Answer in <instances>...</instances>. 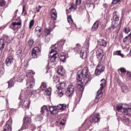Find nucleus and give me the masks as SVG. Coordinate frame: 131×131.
<instances>
[{
  "instance_id": "obj_1",
  "label": "nucleus",
  "mask_w": 131,
  "mask_h": 131,
  "mask_svg": "<svg viewBox=\"0 0 131 131\" xmlns=\"http://www.w3.org/2000/svg\"><path fill=\"white\" fill-rule=\"evenodd\" d=\"M100 114H95L92 115L89 118L85 120L84 123L79 128L80 131H84L89 129L90 127L92 125V123H96V122H100Z\"/></svg>"
},
{
  "instance_id": "obj_2",
  "label": "nucleus",
  "mask_w": 131,
  "mask_h": 131,
  "mask_svg": "<svg viewBox=\"0 0 131 131\" xmlns=\"http://www.w3.org/2000/svg\"><path fill=\"white\" fill-rule=\"evenodd\" d=\"M50 13L51 18L52 19V20H53L52 21H51L50 25H52L50 26L49 29H46L45 30V34L46 35L45 41L47 43L49 42V41H50V38H47V36H48V35H49V34L51 33V31H53V29L55 28V20H56V19H57V11H56V9H52V10L50 11Z\"/></svg>"
},
{
  "instance_id": "obj_3",
  "label": "nucleus",
  "mask_w": 131,
  "mask_h": 131,
  "mask_svg": "<svg viewBox=\"0 0 131 131\" xmlns=\"http://www.w3.org/2000/svg\"><path fill=\"white\" fill-rule=\"evenodd\" d=\"M77 74V80L80 81V82L82 81L83 78L84 83H88L91 80V75L89 72L88 68H84L82 71H78Z\"/></svg>"
},
{
  "instance_id": "obj_4",
  "label": "nucleus",
  "mask_w": 131,
  "mask_h": 131,
  "mask_svg": "<svg viewBox=\"0 0 131 131\" xmlns=\"http://www.w3.org/2000/svg\"><path fill=\"white\" fill-rule=\"evenodd\" d=\"M56 45H52L51 47V51H50V54H53L52 55H50L51 57L49 56V59L51 61V63L53 66H55L58 62H59V59L57 57V55H58V53H59V51H61L60 49H58V48L56 47Z\"/></svg>"
},
{
  "instance_id": "obj_5",
  "label": "nucleus",
  "mask_w": 131,
  "mask_h": 131,
  "mask_svg": "<svg viewBox=\"0 0 131 131\" xmlns=\"http://www.w3.org/2000/svg\"><path fill=\"white\" fill-rule=\"evenodd\" d=\"M26 76L27 77H28V79H27V88H30L31 89H32V88L34 86L35 84L34 79H33L34 72L31 71L27 73Z\"/></svg>"
},
{
  "instance_id": "obj_6",
  "label": "nucleus",
  "mask_w": 131,
  "mask_h": 131,
  "mask_svg": "<svg viewBox=\"0 0 131 131\" xmlns=\"http://www.w3.org/2000/svg\"><path fill=\"white\" fill-rule=\"evenodd\" d=\"M117 112L118 113H121L123 115H131V108H124L122 107V104H119L116 106Z\"/></svg>"
},
{
  "instance_id": "obj_7",
  "label": "nucleus",
  "mask_w": 131,
  "mask_h": 131,
  "mask_svg": "<svg viewBox=\"0 0 131 131\" xmlns=\"http://www.w3.org/2000/svg\"><path fill=\"white\" fill-rule=\"evenodd\" d=\"M74 51L76 53H79L82 59H85L86 58V51L84 50L81 49V46L79 44H77L74 48Z\"/></svg>"
},
{
  "instance_id": "obj_8",
  "label": "nucleus",
  "mask_w": 131,
  "mask_h": 131,
  "mask_svg": "<svg viewBox=\"0 0 131 131\" xmlns=\"http://www.w3.org/2000/svg\"><path fill=\"white\" fill-rule=\"evenodd\" d=\"M116 115L117 116L118 119H119V120H121V121H122V122L125 123V124H128L130 123V120H129V119L125 117L124 116V115H123L120 113H117V112Z\"/></svg>"
},
{
  "instance_id": "obj_9",
  "label": "nucleus",
  "mask_w": 131,
  "mask_h": 131,
  "mask_svg": "<svg viewBox=\"0 0 131 131\" xmlns=\"http://www.w3.org/2000/svg\"><path fill=\"white\" fill-rule=\"evenodd\" d=\"M31 123V118L28 117H25L24 118V122L21 126V129H25L28 128Z\"/></svg>"
},
{
  "instance_id": "obj_10",
  "label": "nucleus",
  "mask_w": 131,
  "mask_h": 131,
  "mask_svg": "<svg viewBox=\"0 0 131 131\" xmlns=\"http://www.w3.org/2000/svg\"><path fill=\"white\" fill-rule=\"evenodd\" d=\"M41 53V52L40 51L39 48L35 47L32 50V56L34 59H36L40 56Z\"/></svg>"
},
{
  "instance_id": "obj_11",
  "label": "nucleus",
  "mask_w": 131,
  "mask_h": 131,
  "mask_svg": "<svg viewBox=\"0 0 131 131\" xmlns=\"http://www.w3.org/2000/svg\"><path fill=\"white\" fill-rule=\"evenodd\" d=\"M105 71V66L103 64H99L97 66L95 71V75H100L101 73L104 72Z\"/></svg>"
},
{
  "instance_id": "obj_12",
  "label": "nucleus",
  "mask_w": 131,
  "mask_h": 131,
  "mask_svg": "<svg viewBox=\"0 0 131 131\" xmlns=\"http://www.w3.org/2000/svg\"><path fill=\"white\" fill-rule=\"evenodd\" d=\"M22 24L20 21L19 22H13L12 24L10 26V28L14 30V31H17V30H19Z\"/></svg>"
},
{
  "instance_id": "obj_13",
  "label": "nucleus",
  "mask_w": 131,
  "mask_h": 131,
  "mask_svg": "<svg viewBox=\"0 0 131 131\" xmlns=\"http://www.w3.org/2000/svg\"><path fill=\"white\" fill-rule=\"evenodd\" d=\"M74 93V86L73 85L71 84L69 85L67 90L66 92V95L67 96V97H71L72 95H73V93Z\"/></svg>"
},
{
  "instance_id": "obj_14",
  "label": "nucleus",
  "mask_w": 131,
  "mask_h": 131,
  "mask_svg": "<svg viewBox=\"0 0 131 131\" xmlns=\"http://www.w3.org/2000/svg\"><path fill=\"white\" fill-rule=\"evenodd\" d=\"M96 57L98 60H102L104 57V50L101 49H98L96 51Z\"/></svg>"
},
{
  "instance_id": "obj_15",
  "label": "nucleus",
  "mask_w": 131,
  "mask_h": 131,
  "mask_svg": "<svg viewBox=\"0 0 131 131\" xmlns=\"http://www.w3.org/2000/svg\"><path fill=\"white\" fill-rule=\"evenodd\" d=\"M40 112L42 115H44V116H48L49 113V110H48V108L46 105H44L41 107Z\"/></svg>"
},
{
  "instance_id": "obj_16",
  "label": "nucleus",
  "mask_w": 131,
  "mask_h": 131,
  "mask_svg": "<svg viewBox=\"0 0 131 131\" xmlns=\"http://www.w3.org/2000/svg\"><path fill=\"white\" fill-rule=\"evenodd\" d=\"M98 45L103 47V48H106L107 47V41L104 39H100L98 41Z\"/></svg>"
},
{
  "instance_id": "obj_17",
  "label": "nucleus",
  "mask_w": 131,
  "mask_h": 131,
  "mask_svg": "<svg viewBox=\"0 0 131 131\" xmlns=\"http://www.w3.org/2000/svg\"><path fill=\"white\" fill-rule=\"evenodd\" d=\"M16 77H17V76H15L13 78H12L9 81H8V89H11V88H13V86H14V84H15V82H14V79H15Z\"/></svg>"
},
{
  "instance_id": "obj_18",
  "label": "nucleus",
  "mask_w": 131,
  "mask_h": 131,
  "mask_svg": "<svg viewBox=\"0 0 131 131\" xmlns=\"http://www.w3.org/2000/svg\"><path fill=\"white\" fill-rule=\"evenodd\" d=\"M14 59H13V56H9L6 60V63L7 66H10L11 64H13Z\"/></svg>"
},
{
  "instance_id": "obj_19",
  "label": "nucleus",
  "mask_w": 131,
  "mask_h": 131,
  "mask_svg": "<svg viewBox=\"0 0 131 131\" xmlns=\"http://www.w3.org/2000/svg\"><path fill=\"white\" fill-rule=\"evenodd\" d=\"M71 10H74V11H75V10H77V7L74 3L71 4V6L69 8V10H66L67 14H69V13L71 12Z\"/></svg>"
},
{
  "instance_id": "obj_20",
  "label": "nucleus",
  "mask_w": 131,
  "mask_h": 131,
  "mask_svg": "<svg viewBox=\"0 0 131 131\" xmlns=\"http://www.w3.org/2000/svg\"><path fill=\"white\" fill-rule=\"evenodd\" d=\"M35 33L37 36H40L41 35V27H36L35 30Z\"/></svg>"
},
{
  "instance_id": "obj_21",
  "label": "nucleus",
  "mask_w": 131,
  "mask_h": 131,
  "mask_svg": "<svg viewBox=\"0 0 131 131\" xmlns=\"http://www.w3.org/2000/svg\"><path fill=\"white\" fill-rule=\"evenodd\" d=\"M49 111L51 114H57L58 113V111H57V108L55 106H50L49 107Z\"/></svg>"
},
{
  "instance_id": "obj_22",
  "label": "nucleus",
  "mask_w": 131,
  "mask_h": 131,
  "mask_svg": "<svg viewBox=\"0 0 131 131\" xmlns=\"http://www.w3.org/2000/svg\"><path fill=\"white\" fill-rule=\"evenodd\" d=\"M66 107H67V105L65 104H59L56 107V108L57 111L58 112L59 110H64V109H66Z\"/></svg>"
},
{
  "instance_id": "obj_23",
  "label": "nucleus",
  "mask_w": 131,
  "mask_h": 131,
  "mask_svg": "<svg viewBox=\"0 0 131 131\" xmlns=\"http://www.w3.org/2000/svg\"><path fill=\"white\" fill-rule=\"evenodd\" d=\"M58 74L60 75L63 76L65 74V70L63 68L62 66L59 67L58 70H57Z\"/></svg>"
},
{
  "instance_id": "obj_24",
  "label": "nucleus",
  "mask_w": 131,
  "mask_h": 131,
  "mask_svg": "<svg viewBox=\"0 0 131 131\" xmlns=\"http://www.w3.org/2000/svg\"><path fill=\"white\" fill-rule=\"evenodd\" d=\"M77 88L78 91H79V94L82 95V91L84 90V86H83V84H79Z\"/></svg>"
},
{
  "instance_id": "obj_25",
  "label": "nucleus",
  "mask_w": 131,
  "mask_h": 131,
  "mask_svg": "<svg viewBox=\"0 0 131 131\" xmlns=\"http://www.w3.org/2000/svg\"><path fill=\"white\" fill-rule=\"evenodd\" d=\"M101 84H100V90H104V88H105V86H106V83L107 82V81H106V80L105 79H102L101 80Z\"/></svg>"
},
{
  "instance_id": "obj_26",
  "label": "nucleus",
  "mask_w": 131,
  "mask_h": 131,
  "mask_svg": "<svg viewBox=\"0 0 131 131\" xmlns=\"http://www.w3.org/2000/svg\"><path fill=\"white\" fill-rule=\"evenodd\" d=\"M3 131H12V126L9 124H6L4 126V130Z\"/></svg>"
},
{
  "instance_id": "obj_27",
  "label": "nucleus",
  "mask_w": 131,
  "mask_h": 131,
  "mask_svg": "<svg viewBox=\"0 0 131 131\" xmlns=\"http://www.w3.org/2000/svg\"><path fill=\"white\" fill-rule=\"evenodd\" d=\"M98 27H99V22L96 21L92 27V31H96V30H98Z\"/></svg>"
},
{
  "instance_id": "obj_28",
  "label": "nucleus",
  "mask_w": 131,
  "mask_h": 131,
  "mask_svg": "<svg viewBox=\"0 0 131 131\" xmlns=\"http://www.w3.org/2000/svg\"><path fill=\"white\" fill-rule=\"evenodd\" d=\"M103 90H101V88L97 91V95L96 99H100L102 96H103V94L102 93V91Z\"/></svg>"
},
{
  "instance_id": "obj_29",
  "label": "nucleus",
  "mask_w": 131,
  "mask_h": 131,
  "mask_svg": "<svg viewBox=\"0 0 131 131\" xmlns=\"http://www.w3.org/2000/svg\"><path fill=\"white\" fill-rule=\"evenodd\" d=\"M113 19L114 21H118L119 20V17L117 15V11H115L113 14Z\"/></svg>"
},
{
  "instance_id": "obj_30",
  "label": "nucleus",
  "mask_w": 131,
  "mask_h": 131,
  "mask_svg": "<svg viewBox=\"0 0 131 131\" xmlns=\"http://www.w3.org/2000/svg\"><path fill=\"white\" fill-rule=\"evenodd\" d=\"M68 21L70 24H71L72 26H75V24H74V23L73 22V19H72L71 15L68 16Z\"/></svg>"
},
{
  "instance_id": "obj_31",
  "label": "nucleus",
  "mask_w": 131,
  "mask_h": 131,
  "mask_svg": "<svg viewBox=\"0 0 131 131\" xmlns=\"http://www.w3.org/2000/svg\"><path fill=\"white\" fill-rule=\"evenodd\" d=\"M5 48V41L3 39H0V51H3Z\"/></svg>"
},
{
  "instance_id": "obj_32",
  "label": "nucleus",
  "mask_w": 131,
  "mask_h": 131,
  "mask_svg": "<svg viewBox=\"0 0 131 131\" xmlns=\"http://www.w3.org/2000/svg\"><path fill=\"white\" fill-rule=\"evenodd\" d=\"M57 90H62L65 88V83L61 82L56 85Z\"/></svg>"
},
{
  "instance_id": "obj_33",
  "label": "nucleus",
  "mask_w": 131,
  "mask_h": 131,
  "mask_svg": "<svg viewBox=\"0 0 131 131\" xmlns=\"http://www.w3.org/2000/svg\"><path fill=\"white\" fill-rule=\"evenodd\" d=\"M64 43H65V42H64V41L60 40L58 42H57V44H55V45H55L56 48H57V47H59L62 49V47H63V45H64Z\"/></svg>"
},
{
  "instance_id": "obj_34",
  "label": "nucleus",
  "mask_w": 131,
  "mask_h": 131,
  "mask_svg": "<svg viewBox=\"0 0 131 131\" xmlns=\"http://www.w3.org/2000/svg\"><path fill=\"white\" fill-rule=\"evenodd\" d=\"M84 4L85 5V6H87V7L88 8H90L91 7V5H92L91 0H86V1H85L84 2Z\"/></svg>"
},
{
  "instance_id": "obj_35",
  "label": "nucleus",
  "mask_w": 131,
  "mask_h": 131,
  "mask_svg": "<svg viewBox=\"0 0 131 131\" xmlns=\"http://www.w3.org/2000/svg\"><path fill=\"white\" fill-rule=\"evenodd\" d=\"M22 96L20 95L19 97V99L20 100V101L19 102V107H23V106H24V100H22Z\"/></svg>"
},
{
  "instance_id": "obj_36",
  "label": "nucleus",
  "mask_w": 131,
  "mask_h": 131,
  "mask_svg": "<svg viewBox=\"0 0 131 131\" xmlns=\"http://www.w3.org/2000/svg\"><path fill=\"white\" fill-rule=\"evenodd\" d=\"M47 83L42 82L41 84L40 88L42 90V91H45V90L47 89Z\"/></svg>"
},
{
  "instance_id": "obj_37",
  "label": "nucleus",
  "mask_w": 131,
  "mask_h": 131,
  "mask_svg": "<svg viewBox=\"0 0 131 131\" xmlns=\"http://www.w3.org/2000/svg\"><path fill=\"white\" fill-rule=\"evenodd\" d=\"M122 91L123 93H128V88L125 85H123L121 87Z\"/></svg>"
},
{
  "instance_id": "obj_38",
  "label": "nucleus",
  "mask_w": 131,
  "mask_h": 131,
  "mask_svg": "<svg viewBox=\"0 0 131 131\" xmlns=\"http://www.w3.org/2000/svg\"><path fill=\"white\" fill-rule=\"evenodd\" d=\"M53 81H54L55 83H58V82L60 81V78L57 76H54L53 77Z\"/></svg>"
},
{
  "instance_id": "obj_39",
  "label": "nucleus",
  "mask_w": 131,
  "mask_h": 131,
  "mask_svg": "<svg viewBox=\"0 0 131 131\" xmlns=\"http://www.w3.org/2000/svg\"><path fill=\"white\" fill-rule=\"evenodd\" d=\"M24 79V75H21L20 76H18V77H17V81H18V82H22V81H23Z\"/></svg>"
},
{
  "instance_id": "obj_40",
  "label": "nucleus",
  "mask_w": 131,
  "mask_h": 131,
  "mask_svg": "<svg viewBox=\"0 0 131 131\" xmlns=\"http://www.w3.org/2000/svg\"><path fill=\"white\" fill-rule=\"evenodd\" d=\"M51 91H52L51 88H49L48 89L46 90L45 91L46 95L47 96H51Z\"/></svg>"
},
{
  "instance_id": "obj_41",
  "label": "nucleus",
  "mask_w": 131,
  "mask_h": 131,
  "mask_svg": "<svg viewBox=\"0 0 131 131\" xmlns=\"http://www.w3.org/2000/svg\"><path fill=\"white\" fill-rule=\"evenodd\" d=\"M33 43H34V41L33 39H30L28 41V45H29L30 48H32V46H33Z\"/></svg>"
},
{
  "instance_id": "obj_42",
  "label": "nucleus",
  "mask_w": 131,
  "mask_h": 131,
  "mask_svg": "<svg viewBox=\"0 0 131 131\" xmlns=\"http://www.w3.org/2000/svg\"><path fill=\"white\" fill-rule=\"evenodd\" d=\"M118 71H120V72L122 73V74H123L126 73V70L125 69H124V68L119 69Z\"/></svg>"
},
{
  "instance_id": "obj_43",
  "label": "nucleus",
  "mask_w": 131,
  "mask_h": 131,
  "mask_svg": "<svg viewBox=\"0 0 131 131\" xmlns=\"http://www.w3.org/2000/svg\"><path fill=\"white\" fill-rule=\"evenodd\" d=\"M30 96H31L32 98H34L36 96V93L35 92V91H32L30 93Z\"/></svg>"
},
{
  "instance_id": "obj_44",
  "label": "nucleus",
  "mask_w": 131,
  "mask_h": 131,
  "mask_svg": "<svg viewBox=\"0 0 131 131\" xmlns=\"http://www.w3.org/2000/svg\"><path fill=\"white\" fill-rule=\"evenodd\" d=\"M6 3L5 0H2L0 2V7H4V6H6Z\"/></svg>"
},
{
  "instance_id": "obj_45",
  "label": "nucleus",
  "mask_w": 131,
  "mask_h": 131,
  "mask_svg": "<svg viewBox=\"0 0 131 131\" xmlns=\"http://www.w3.org/2000/svg\"><path fill=\"white\" fill-rule=\"evenodd\" d=\"M116 55H117L118 56H120V57L123 58V54H121V51H117Z\"/></svg>"
},
{
  "instance_id": "obj_46",
  "label": "nucleus",
  "mask_w": 131,
  "mask_h": 131,
  "mask_svg": "<svg viewBox=\"0 0 131 131\" xmlns=\"http://www.w3.org/2000/svg\"><path fill=\"white\" fill-rule=\"evenodd\" d=\"M27 14V12H26V10H25V6H23V12H22V15L23 16H25Z\"/></svg>"
},
{
  "instance_id": "obj_47",
  "label": "nucleus",
  "mask_w": 131,
  "mask_h": 131,
  "mask_svg": "<svg viewBox=\"0 0 131 131\" xmlns=\"http://www.w3.org/2000/svg\"><path fill=\"white\" fill-rule=\"evenodd\" d=\"M34 25V21L31 20L29 24V28L30 29H31L32 28V27Z\"/></svg>"
},
{
  "instance_id": "obj_48",
  "label": "nucleus",
  "mask_w": 131,
  "mask_h": 131,
  "mask_svg": "<svg viewBox=\"0 0 131 131\" xmlns=\"http://www.w3.org/2000/svg\"><path fill=\"white\" fill-rule=\"evenodd\" d=\"M120 2V0H113V2L112 3V5H117V4H118Z\"/></svg>"
},
{
  "instance_id": "obj_49",
  "label": "nucleus",
  "mask_w": 131,
  "mask_h": 131,
  "mask_svg": "<svg viewBox=\"0 0 131 131\" xmlns=\"http://www.w3.org/2000/svg\"><path fill=\"white\" fill-rule=\"evenodd\" d=\"M58 96H59V97H62L63 95L62 89L58 90Z\"/></svg>"
},
{
  "instance_id": "obj_50",
  "label": "nucleus",
  "mask_w": 131,
  "mask_h": 131,
  "mask_svg": "<svg viewBox=\"0 0 131 131\" xmlns=\"http://www.w3.org/2000/svg\"><path fill=\"white\" fill-rule=\"evenodd\" d=\"M5 72V69L3 67H0V75L3 74Z\"/></svg>"
},
{
  "instance_id": "obj_51",
  "label": "nucleus",
  "mask_w": 131,
  "mask_h": 131,
  "mask_svg": "<svg viewBox=\"0 0 131 131\" xmlns=\"http://www.w3.org/2000/svg\"><path fill=\"white\" fill-rule=\"evenodd\" d=\"M81 4V0H76V6H79V5Z\"/></svg>"
},
{
  "instance_id": "obj_52",
  "label": "nucleus",
  "mask_w": 131,
  "mask_h": 131,
  "mask_svg": "<svg viewBox=\"0 0 131 131\" xmlns=\"http://www.w3.org/2000/svg\"><path fill=\"white\" fill-rule=\"evenodd\" d=\"M21 54H22V49H18L16 52V54L18 56H20Z\"/></svg>"
},
{
  "instance_id": "obj_53",
  "label": "nucleus",
  "mask_w": 131,
  "mask_h": 131,
  "mask_svg": "<svg viewBox=\"0 0 131 131\" xmlns=\"http://www.w3.org/2000/svg\"><path fill=\"white\" fill-rule=\"evenodd\" d=\"M60 57L61 61H62V62H63V61H65V55L60 54Z\"/></svg>"
},
{
  "instance_id": "obj_54",
  "label": "nucleus",
  "mask_w": 131,
  "mask_h": 131,
  "mask_svg": "<svg viewBox=\"0 0 131 131\" xmlns=\"http://www.w3.org/2000/svg\"><path fill=\"white\" fill-rule=\"evenodd\" d=\"M130 31V29H129V28H126L124 29V32L125 33H128Z\"/></svg>"
},
{
  "instance_id": "obj_55",
  "label": "nucleus",
  "mask_w": 131,
  "mask_h": 131,
  "mask_svg": "<svg viewBox=\"0 0 131 131\" xmlns=\"http://www.w3.org/2000/svg\"><path fill=\"white\" fill-rule=\"evenodd\" d=\"M115 28V27H114V25H112L108 28V30H110V31H112V30H113V29H114Z\"/></svg>"
},
{
  "instance_id": "obj_56",
  "label": "nucleus",
  "mask_w": 131,
  "mask_h": 131,
  "mask_svg": "<svg viewBox=\"0 0 131 131\" xmlns=\"http://www.w3.org/2000/svg\"><path fill=\"white\" fill-rule=\"evenodd\" d=\"M21 34L23 36H24L25 35V30L23 29L21 31Z\"/></svg>"
},
{
  "instance_id": "obj_57",
  "label": "nucleus",
  "mask_w": 131,
  "mask_h": 131,
  "mask_svg": "<svg viewBox=\"0 0 131 131\" xmlns=\"http://www.w3.org/2000/svg\"><path fill=\"white\" fill-rule=\"evenodd\" d=\"M103 7L105 10H107V8H108V5H107V4H103Z\"/></svg>"
},
{
  "instance_id": "obj_58",
  "label": "nucleus",
  "mask_w": 131,
  "mask_h": 131,
  "mask_svg": "<svg viewBox=\"0 0 131 131\" xmlns=\"http://www.w3.org/2000/svg\"><path fill=\"white\" fill-rule=\"evenodd\" d=\"M127 38H128V36H126L123 40V42H126V41L127 40Z\"/></svg>"
},
{
  "instance_id": "obj_59",
  "label": "nucleus",
  "mask_w": 131,
  "mask_h": 131,
  "mask_svg": "<svg viewBox=\"0 0 131 131\" xmlns=\"http://www.w3.org/2000/svg\"><path fill=\"white\" fill-rule=\"evenodd\" d=\"M90 1H91L92 5H94L96 3V0H90Z\"/></svg>"
},
{
  "instance_id": "obj_60",
  "label": "nucleus",
  "mask_w": 131,
  "mask_h": 131,
  "mask_svg": "<svg viewBox=\"0 0 131 131\" xmlns=\"http://www.w3.org/2000/svg\"><path fill=\"white\" fill-rule=\"evenodd\" d=\"M25 108H26V109H28L29 108V103L26 105H25Z\"/></svg>"
},
{
  "instance_id": "obj_61",
  "label": "nucleus",
  "mask_w": 131,
  "mask_h": 131,
  "mask_svg": "<svg viewBox=\"0 0 131 131\" xmlns=\"http://www.w3.org/2000/svg\"><path fill=\"white\" fill-rule=\"evenodd\" d=\"M40 9H41V6H39V9L36 10V12H37V13H38V12H39Z\"/></svg>"
},
{
  "instance_id": "obj_62",
  "label": "nucleus",
  "mask_w": 131,
  "mask_h": 131,
  "mask_svg": "<svg viewBox=\"0 0 131 131\" xmlns=\"http://www.w3.org/2000/svg\"><path fill=\"white\" fill-rule=\"evenodd\" d=\"M60 124H61V125H65V123L62 122V121H61L59 123Z\"/></svg>"
},
{
  "instance_id": "obj_63",
  "label": "nucleus",
  "mask_w": 131,
  "mask_h": 131,
  "mask_svg": "<svg viewBox=\"0 0 131 131\" xmlns=\"http://www.w3.org/2000/svg\"><path fill=\"white\" fill-rule=\"evenodd\" d=\"M17 16V11H15L14 13V17H16Z\"/></svg>"
},
{
  "instance_id": "obj_64",
  "label": "nucleus",
  "mask_w": 131,
  "mask_h": 131,
  "mask_svg": "<svg viewBox=\"0 0 131 131\" xmlns=\"http://www.w3.org/2000/svg\"><path fill=\"white\" fill-rule=\"evenodd\" d=\"M119 30H120V28H119V29H118L117 31V33H118V32H119Z\"/></svg>"
}]
</instances>
